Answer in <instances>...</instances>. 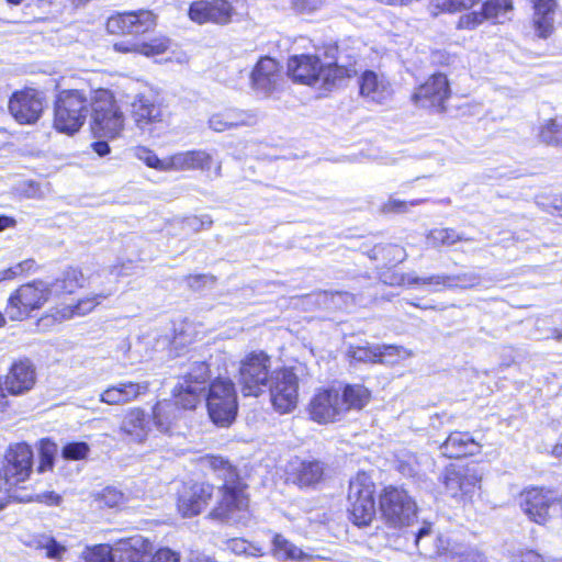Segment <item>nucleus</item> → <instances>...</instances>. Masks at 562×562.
Here are the masks:
<instances>
[{"instance_id": "nucleus-16", "label": "nucleus", "mask_w": 562, "mask_h": 562, "mask_svg": "<svg viewBox=\"0 0 562 562\" xmlns=\"http://www.w3.org/2000/svg\"><path fill=\"white\" fill-rule=\"evenodd\" d=\"M272 375L271 358L266 352L248 353V396H258L266 392Z\"/></svg>"}, {"instance_id": "nucleus-18", "label": "nucleus", "mask_w": 562, "mask_h": 562, "mask_svg": "<svg viewBox=\"0 0 562 562\" xmlns=\"http://www.w3.org/2000/svg\"><path fill=\"white\" fill-rule=\"evenodd\" d=\"M555 502L551 491L532 487L520 495V506L525 514L535 522L543 524L549 517V510Z\"/></svg>"}, {"instance_id": "nucleus-12", "label": "nucleus", "mask_w": 562, "mask_h": 562, "mask_svg": "<svg viewBox=\"0 0 562 562\" xmlns=\"http://www.w3.org/2000/svg\"><path fill=\"white\" fill-rule=\"evenodd\" d=\"M44 98L35 89L15 91L9 100V112L19 124L36 123L44 111Z\"/></svg>"}, {"instance_id": "nucleus-20", "label": "nucleus", "mask_w": 562, "mask_h": 562, "mask_svg": "<svg viewBox=\"0 0 562 562\" xmlns=\"http://www.w3.org/2000/svg\"><path fill=\"white\" fill-rule=\"evenodd\" d=\"M213 494V486L209 483H194L186 488L178 501L179 512L184 517H192L201 513Z\"/></svg>"}, {"instance_id": "nucleus-37", "label": "nucleus", "mask_w": 562, "mask_h": 562, "mask_svg": "<svg viewBox=\"0 0 562 562\" xmlns=\"http://www.w3.org/2000/svg\"><path fill=\"white\" fill-rule=\"evenodd\" d=\"M246 121L243 111L228 110L224 113L214 114L209 120L210 127L215 132H224L244 125Z\"/></svg>"}, {"instance_id": "nucleus-51", "label": "nucleus", "mask_w": 562, "mask_h": 562, "mask_svg": "<svg viewBox=\"0 0 562 562\" xmlns=\"http://www.w3.org/2000/svg\"><path fill=\"white\" fill-rule=\"evenodd\" d=\"M198 333L193 323L183 322L178 328L175 329V346H182L191 344L195 340Z\"/></svg>"}, {"instance_id": "nucleus-22", "label": "nucleus", "mask_w": 562, "mask_h": 562, "mask_svg": "<svg viewBox=\"0 0 562 562\" xmlns=\"http://www.w3.org/2000/svg\"><path fill=\"white\" fill-rule=\"evenodd\" d=\"M360 94L370 102L383 104L392 95V87L389 80L373 70H366L359 80Z\"/></svg>"}, {"instance_id": "nucleus-58", "label": "nucleus", "mask_w": 562, "mask_h": 562, "mask_svg": "<svg viewBox=\"0 0 562 562\" xmlns=\"http://www.w3.org/2000/svg\"><path fill=\"white\" fill-rule=\"evenodd\" d=\"M209 378V368L205 362H195L191 372L183 376V380H191L192 384L204 386Z\"/></svg>"}, {"instance_id": "nucleus-13", "label": "nucleus", "mask_w": 562, "mask_h": 562, "mask_svg": "<svg viewBox=\"0 0 562 562\" xmlns=\"http://www.w3.org/2000/svg\"><path fill=\"white\" fill-rule=\"evenodd\" d=\"M311 418L319 424L333 423L345 414V404L337 389L318 391L310 402Z\"/></svg>"}, {"instance_id": "nucleus-34", "label": "nucleus", "mask_w": 562, "mask_h": 562, "mask_svg": "<svg viewBox=\"0 0 562 562\" xmlns=\"http://www.w3.org/2000/svg\"><path fill=\"white\" fill-rule=\"evenodd\" d=\"M204 386L192 384L191 380H183L175 389L176 406L180 405L184 409H192L201 400Z\"/></svg>"}, {"instance_id": "nucleus-50", "label": "nucleus", "mask_w": 562, "mask_h": 562, "mask_svg": "<svg viewBox=\"0 0 562 562\" xmlns=\"http://www.w3.org/2000/svg\"><path fill=\"white\" fill-rule=\"evenodd\" d=\"M480 276L475 272H464L459 274H449V289L460 288L470 289L480 284Z\"/></svg>"}, {"instance_id": "nucleus-47", "label": "nucleus", "mask_w": 562, "mask_h": 562, "mask_svg": "<svg viewBox=\"0 0 562 562\" xmlns=\"http://www.w3.org/2000/svg\"><path fill=\"white\" fill-rule=\"evenodd\" d=\"M136 156L139 160L144 161V164L150 168L157 169L159 171H168L169 156L165 158H159L153 150L145 147L137 148Z\"/></svg>"}, {"instance_id": "nucleus-3", "label": "nucleus", "mask_w": 562, "mask_h": 562, "mask_svg": "<svg viewBox=\"0 0 562 562\" xmlns=\"http://www.w3.org/2000/svg\"><path fill=\"white\" fill-rule=\"evenodd\" d=\"M88 105L89 101L83 91H61L55 104V128L65 134L78 132L88 115Z\"/></svg>"}, {"instance_id": "nucleus-24", "label": "nucleus", "mask_w": 562, "mask_h": 562, "mask_svg": "<svg viewBox=\"0 0 562 562\" xmlns=\"http://www.w3.org/2000/svg\"><path fill=\"white\" fill-rule=\"evenodd\" d=\"M168 171L210 170L213 156L203 149L179 151L169 156Z\"/></svg>"}, {"instance_id": "nucleus-8", "label": "nucleus", "mask_w": 562, "mask_h": 562, "mask_svg": "<svg viewBox=\"0 0 562 562\" xmlns=\"http://www.w3.org/2000/svg\"><path fill=\"white\" fill-rule=\"evenodd\" d=\"M271 404L279 414L295 409L299 400V376L293 368L274 370L268 389Z\"/></svg>"}, {"instance_id": "nucleus-1", "label": "nucleus", "mask_w": 562, "mask_h": 562, "mask_svg": "<svg viewBox=\"0 0 562 562\" xmlns=\"http://www.w3.org/2000/svg\"><path fill=\"white\" fill-rule=\"evenodd\" d=\"M209 467L223 480L222 498L210 513L212 519L233 525L244 517L245 484L236 469L224 458L211 456L206 458Z\"/></svg>"}, {"instance_id": "nucleus-31", "label": "nucleus", "mask_w": 562, "mask_h": 562, "mask_svg": "<svg viewBox=\"0 0 562 562\" xmlns=\"http://www.w3.org/2000/svg\"><path fill=\"white\" fill-rule=\"evenodd\" d=\"M557 0H533V25L540 37H548L553 32Z\"/></svg>"}, {"instance_id": "nucleus-15", "label": "nucleus", "mask_w": 562, "mask_h": 562, "mask_svg": "<svg viewBox=\"0 0 562 562\" xmlns=\"http://www.w3.org/2000/svg\"><path fill=\"white\" fill-rule=\"evenodd\" d=\"M446 493L454 498H464L474 493L480 479L472 469L457 465L445 468L439 477Z\"/></svg>"}, {"instance_id": "nucleus-28", "label": "nucleus", "mask_w": 562, "mask_h": 562, "mask_svg": "<svg viewBox=\"0 0 562 562\" xmlns=\"http://www.w3.org/2000/svg\"><path fill=\"white\" fill-rule=\"evenodd\" d=\"M337 47H330L326 54L331 60L322 64V75H319V81L325 86H335L338 81L349 78L357 71L350 64L342 63Z\"/></svg>"}, {"instance_id": "nucleus-59", "label": "nucleus", "mask_w": 562, "mask_h": 562, "mask_svg": "<svg viewBox=\"0 0 562 562\" xmlns=\"http://www.w3.org/2000/svg\"><path fill=\"white\" fill-rule=\"evenodd\" d=\"M123 499V494L115 487H105L100 495V502L111 508L122 504Z\"/></svg>"}, {"instance_id": "nucleus-39", "label": "nucleus", "mask_w": 562, "mask_h": 562, "mask_svg": "<svg viewBox=\"0 0 562 562\" xmlns=\"http://www.w3.org/2000/svg\"><path fill=\"white\" fill-rule=\"evenodd\" d=\"M449 274H432L428 277H417L409 273L407 278V285L428 290L430 292H438L443 289H449Z\"/></svg>"}, {"instance_id": "nucleus-42", "label": "nucleus", "mask_w": 562, "mask_h": 562, "mask_svg": "<svg viewBox=\"0 0 562 562\" xmlns=\"http://www.w3.org/2000/svg\"><path fill=\"white\" fill-rule=\"evenodd\" d=\"M482 10L488 21L503 23L508 12L513 10L512 0H487L482 5Z\"/></svg>"}, {"instance_id": "nucleus-40", "label": "nucleus", "mask_w": 562, "mask_h": 562, "mask_svg": "<svg viewBox=\"0 0 562 562\" xmlns=\"http://www.w3.org/2000/svg\"><path fill=\"white\" fill-rule=\"evenodd\" d=\"M538 138L548 145H562V116L543 122L539 126Z\"/></svg>"}, {"instance_id": "nucleus-57", "label": "nucleus", "mask_w": 562, "mask_h": 562, "mask_svg": "<svg viewBox=\"0 0 562 562\" xmlns=\"http://www.w3.org/2000/svg\"><path fill=\"white\" fill-rule=\"evenodd\" d=\"M35 266V261L32 259L24 260L4 270H0V282L4 280L14 279L18 276L31 271Z\"/></svg>"}, {"instance_id": "nucleus-55", "label": "nucleus", "mask_w": 562, "mask_h": 562, "mask_svg": "<svg viewBox=\"0 0 562 562\" xmlns=\"http://www.w3.org/2000/svg\"><path fill=\"white\" fill-rule=\"evenodd\" d=\"M484 21H488L483 10L481 11H472L465 14H462L458 21V27L462 30H474L479 25H481Z\"/></svg>"}, {"instance_id": "nucleus-19", "label": "nucleus", "mask_w": 562, "mask_h": 562, "mask_svg": "<svg viewBox=\"0 0 562 562\" xmlns=\"http://www.w3.org/2000/svg\"><path fill=\"white\" fill-rule=\"evenodd\" d=\"M189 16L193 22L225 24L232 16V5L226 0H200L190 5Z\"/></svg>"}, {"instance_id": "nucleus-14", "label": "nucleus", "mask_w": 562, "mask_h": 562, "mask_svg": "<svg viewBox=\"0 0 562 562\" xmlns=\"http://www.w3.org/2000/svg\"><path fill=\"white\" fill-rule=\"evenodd\" d=\"M156 25V16L147 10L117 13L109 18L106 29L112 34H144Z\"/></svg>"}, {"instance_id": "nucleus-43", "label": "nucleus", "mask_w": 562, "mask_h": 562, "mask_svg": "<svg viewBox=\"0 0 562 562\" xmlns=\"http://www.w3.org/2000/svg\"><path fill=\"white\" fill-rule=\"evenodd\" d=\"M318 299L323 304H325L328 308H339V310H347L350 306L355 305L356 297L353 294L349 292H328L323 291L318 294Z\"/></svg>"}, {"instance_id": "nucleus-41", "label": "nucleus", "mask_w": 562, "mask_h": 562, "mask_svg": "<svg viewBox=\"0 0 562 562\" xmlns=\"http://www.w3.org/2000/svg\"><path fill=\"white\" fill-rule=\"evenodd\" d=\"M372 259H382L386 265H396L402 262L405 257V249L398 245H379L371 252Z\"/></svg>"}, {"instance_id": "nucleus-32", "label": "nucleus", "mask_w": 562, "mask_h": 562, "mask_svg": "<svg viewBox=\"0 0 562 562\" xmlns=\"http://www.w3.org/2000/svg\"><path fill=\"white\" fill-rule=\"evenodd\" d=\"M431 537V525L425 524L415 536V543L420 554L432 558L435 555L443 557V561L446 562L447 555L451 553L452 550H449V541L443 537H437L435 540V546L431 547L428 539Z\"/></svg>"}, {"instance_id": "nucleus-5", "label": "nucleus", "mask_w": 562, "mask_h": 562, "mask_svg": "<svg viewBox=\"0 0 562 562\" xmlns=\"http://www.w3.org/2000/svg\"><path fill=\"white\" fill-rule=\"evenodd\" d=\"M93 131L100 136L117 137L124 127V115L109 90L94 92L91 102Z\"/></svg>"}, {"instance_id": "nucleus-27", "label": "nucleus", "mask_w": 562, "mask_h": 562, "mask_svg": "<svg viewBox=\"0 0 562 562\" xmlns=\"http://www.w3.org/2000/svg\"><path fill=\"white\" fill-rule=\"evenodd\" d=\"M289 475L300 486H312L324 475V464L317 460L295 459L290 463Z\"/></svg>"}, {"instance_id": "nucleus-64", "label": "nucleus", "mask_w": 562, "mask_h": 562, "mask_svg": "<svg viewBox=\"0 0 562 562\" xmlns=\"http://www.w3.org/2000/svg\"><path fill=\"white\" fill-rule=\"evenodd\" d=\"M179 554L168 548L159 549L151 558L150 562H179Z\"/></svg>"}, {"instance_id": "nucleus-25", "label": "nucleus", "mask_w": 562, "mask_h": 562, "mask_svg": "<svg viewBox=\"0 0 562 562\" xmlns=\"http://www.w3.org/2000/svg\"><path fill=\"white\" fill-rule=\"evenodd\" d=\"M131 114L136 126L143 131L149 130L154 123L162 121V111L159 104L145 94H136L131 102Z\"/></svg>"}, {"instance_id": "nucleus-17", "label": "nucleus", "mask_w": 562, "mask_h": 562, "mask_svg": "<svg viewBox=\"0 0 562 562\" xmlns=\"http://www.w3.org/2000/svg\"><path fill=\"white\" fill-rule=\"evenodd\" d=\"M3 380L5 391L14 396L22 395L33 389L36 382V372L29 359L14 362Z\"/></svg>"}, {"instance_id": "nucleus-21", "label": "nucleus", "mask_w": 562, "mask_h": 562, "mask_svg": "<svg viewBox=\"0 0 562 562\" xmlns=\"http://www.w3.org/2000/svg\"><path fill=\"white\" fill-rule=\"evenodd\" d=\"M322 61L316 55H300L289 59L288 71L294 81L314 85L322 75Z\"/></svg>"}, {"instance_id": "nucleus-61", "label": "nucleus", "mask_w": 562, "mask_h": 562, "mask_svg": "<svg viewBox=\"0 0 562 562\" xmlns=\"http://www.w3.org/2000/svg\"><path fill=\"white\" fill-rule=\"evenodd\" d=\"M211 223L212 221L207 216L203 218L190 216L180 222L182 228L187 232H199L200 229H203L205 225L210 226Z\"/></svg>"}, {"instance_id": "nucleus-29", "label": "nucleus", "mask_w": 562, "mask_h": 562, "mask_svg": "<svg viewBox=\"0 0 562 562\" xmlns=\"http://www.w3.org/2000/svg\"><path fill=\"white\" fill-rule=\"evenodd\" d=\"M442 456L447 458H461L473 456L480 450V445L470 432L453 431L440 446Z\"/></svg>"}, {"instance_id": "nucleus-62", "label": "nucleus", "mask_w": 562, "mask_h": 562, "mask_svg": "<svg viewBox=\"0 0 562 562\" xmlns=\"http://www.w3.org/2000/svg\"><path fill=\"white\" fill-rule=\"evenodd\" d=\"M479 0H437V7L449 12L472 7Z\"/></svg>"}, {"instance_id": "nucleus-46", "label": "nucleus", "mask_w": 562, "mask_h": 562, "mask_svg": "<svg viewBox=\"0 0 562 562\" xmlns=\"http://www.w3.org/2000/svg\"><path fill=\"white\" fill-rule=\"evenodd\" d=\"M427 240L430 245L437 247L451 246L459 240H470V238H464L452 228H435L428 233Z\"/></svg>"}, {"instance_id": "nucleus-6", "label": "nucleus", "mask_w": 562, "mask_h": 562, "mask_svg": "<svg viewBox=\"0 0 562 562\" xmlns=\"http://www.w3.org/2000/svg\"><path fill=\"white\" fill-rule=\"evenodd\" d=\"M52 297L48 282L37 280L21 285L10 295L7 312L11 319H23Z\"/></svg>"}, {"instance_id": "nucleus-36", "label": "nucleus", "mask_w": 562, "mask_h": 562, "mask_svg": "<svg viewBox=\"0 0 562 562\" xmlns=\"http://www.w3.org/2000/svg\"><path fill=\"white\" fill-rule=\"evenodd\" d=\"M345 404V413L349 409H361L370 401V391L360 384L347 385L340 393Z\"/></svg>"}, {"instance_id": "nucleus-33", "label": "nucleus", "mask_w": 562, "mask_h": 562, "mask_svg": "<svg viewBox=\"0 0 562 562\" xmlns=\"http://www.w3.org/2000/svg\"><path fill=\"white\" fill-rule=\"evenodd\" d=\"M170 45V41L167 37L159 36L151 38L149 42L142 43H125L120 42L114 44V49L121 53H138L147 57L164 54Z\"/></svg>"}, {"instance_id": "nucleus-53", "label": "nucleus", "mask_w": 562, "mask_h": 562, "mask_svg": "<svg viewBox=\"0 0 562 562\" xmlns=\"http://www.w3.org/2000/svg\"><path fill=\"white\" fill-rule=\"evenodd\" d=\"M86 562H113L111 548L106 544H99L85 552Z\"/></svg>"}, {"instance_id": "nucleus-49", "label": "nucleus", "mask_w": 562, "mask_h": 562, "mask_svg": "<svg viewBox=\"0 0 562 562\" xmlns=\"http://www.w3.org/2000/svg\"><path fill=\"white\" fill-rule=\"evenodd\" d=\"M37 548L45 550V554L49 559L60 560L66 552V548L58 543L54 538L42 536L37 540Z\"/></svg>"}, {"instance_id": "nucleus-23", "label": "nucleus", "mask_w": 562, "mask_h": 562, "mask_svg": "<svg viewBox=\"0 0 562 562\" xmlns=\"http://www.w3.org/2000/svg\"><path fill=\"white\" fill-rule=\"evenodd\" d=\"M150 431V420L146 413L138 407L125 412L120 425V432L130 441L142 443Z\"/></svg>"}, {"instance_id": "nucleus-26", "label": "nucleus", "mask_w": 562, "mask_h": 562, "mask_svg": "<svg viewBox=\"0 0 562 562\" xmlns=\"http://www.w3.org/2000/svg\"><path fill=\"white\" fill-rule=\"evenodd\" d=\"M279 78L280 69L278 63L273 58L262 57L251 72L252 88L267 95L274 90Z\"/></svg>"}, {"instance_id": "nucleus-35", "label": "nucleus", "mask_w": 562, "mask_h": 562, "mask_svg": "<svg viewBox=\"0 0 562 562\" xmlns=\"http://www.w3.org/2000/svg\"><path fill=\"white\" fill-rule=\"evenodd\" d=\"M274 555L281 560H292L297 562L312 561L313 557L305 553L302 549L290 542L281 535H276L273 538Z\"/></svg>"}, {"instance_id": "nucleus-4", "label": "nucleus", "mask_w": 562, "mask_h": 562, "mask_svg": "<svg viewBox=\"0 0 562 562\" xmlns=\"http://www.w3.org/2000/svg\"><path fill=\"white\" fill-rule=\"evenodd\" d=\"M347 499L353 524L369 525L375 516V499L374 483L367 473L360 472L350 480Z\"/></svg>"}, {"instance_id": "nucleus-54", "label": "nucleus", "mask_w": 562, "mask_h": 562, "mask_svg": "<svg viewBox=\"0 0 562 562\" xmlns=\"http://www.w3.org/2000/svg\"><path fill=\"white\" fill-rule=\"evenodd\" d=\"M381 353V359H383L382 363L385 362H393L392 360H389L387 358L395 357L397 359H406L413 356V352L411 350H407L406 348L402 346H394V345H383V346H376Z\"/></svg>"}, {"instance_id": "nucleus-44", "label": "nucleus", "mask_w": 562, "mask_h": 562, "mask_svg": "<svg viewBox=\"0 0 562 562\" xmlns=\"http://www.w3.org/2000/svg\"><path fill=\"white\" fill-rule=\"evenodd\" d=\"M347 357L351 362L378 363L383 362L376 346H349Z\"/></svg>"}, {"instance_id": "nucleus-30", "label": "nucleus", "mask_w": 562, "mask_h": 562, "mask_svg": "<svg viewBox=\"0 0 562 562\" xmlns=\"http://www.w3.org/2000/svg\"><path fill=\"white\" fill-rule=\"evenodd\" d=\"M88 281L89 277L86 278L81 270L69 267L60 277L48 283L52 297L59 299L66 294H71L77 289L85 286Z\"/></svg>"}, {"instance_id": "nucleus-9", "label": "nucleus", "mask_w": 562, "mask_h": 562, "mask_svg": "<svg viewBox=\"0 0 562 562\" xmlns=\"http://www.w3.org/2000/svg\"><path fill=\"white\" fill-rule=\"evenodd\" d=\"M380 508L385 521L392 527L408 526L415 519L416 504L406 491L393 486L384 490Z\"/></svg>"}, {"instance_id": "nucleus-52", "label": "nucleus", "mask_w": 562, "mask_h": 562, "mask_svg": "<svg viewBox=\"0 0 562 562\" xmlns=\"http://www.w3.org/2000/svg\"><path fill=\"white\" fill-rule=\"evenodd\" d=\"M56 452V445L49 440H42L40 449V464L38 471L45 472L50 470L54 464V456Z\"/></svg>"}, {"instance_id": "nucleus-10", "label": "nucleus", "mask_w": 562, "mask_h": 562, "mask_svg": "<svg viewBox=\"0 0 562 562\" xmlns=\"http://www.w3.org/2000/svg\"><path fill=\"white\" fill-rule=\"evenodd\" d=\"M5 460L3 475H0V491L15 486L30 476L33 464V451L24 442L16 443L10 447Z\"/></svg>"}, {"instance_id": "nucleus-7", "label": "nucleus", "mask_w": 562, "mask_h": 562, "mask_svg": "<svg viewBox=\"0 0 562 562\" xmlns=\"http://www.w3.org/2000/svg\"><path fill=\"white\" fill-rule=\"evenodd\" d=\"M206 405L209 415L216 425H229L237 413L234 384L228 380H215L210 385Z\"/></svg>"}, {"instance_id": "nucleus-48", "label": "nucleus", "mask_w": 562, "mask_h": 562, "mask_svg": "<svg viewBox=\"0 0 562 562\" xmlns=\"http://www.w3.org/2000/svg\"><path fill=\"white\" fill-rule=\"evenodd\" d=\"M446 562H487L486 558L474 549H453Z\"/></svg>"}, {"instance_id": "nucleus-11", "label": "nucleus", "mask_w": 562, "mask_h": 562, "mask_svg": "<svg viewBox=\"0 0 562 562\" xmlns=\"http://www.w3.org/2000/svg\"><path fill=\"white\" fill-rule=\"evenodd\" d=\"M450 93L447 76L439 72L430 76L415 90L412 101L419 108L443 112L446 110L445 103L449 99Z\"/></svg>"}, {"instance_id": "nucleus-45", "label": "nucleus", "mask_w": 562, "mask_h": 562, "mask_svg": "<svg viewBox=\"0 0 562 562\" xmlns=\"http://www.w3.org/2000/svg\"><path fill=\"white\" fill-rule=\"evenodd\" d=\"M115 386L119 391L123 404H127L130 402L135 401L139 395L146 394L149 389V383L147 381H124L115 384Z\"/></svg>"}, {"instance_id": "nucleus-60", "label": "nucleus", "mask_w": 562, "mask_h": 562, "mask_svg": "<svg viewBox=\"0 0 562 562\" xmlns=\"http://www.w3.org/2000/svg\"><path fill=\"white\" fill-rule=\"evenodd\" d=\"M398 471L406 476L415 477L419 475L420 465L416 456H409L406 460L398 462Z\"/></svg>"}, {"instance_id": "nucleus-2", "label": "nucleus", "mask_w": 562, "mask_h": 562, "mask_svg": "<svg viewBox=\"0 0 562 562\" xmlns=\"http://www.w3.org/2000/svg\"><path fill=\"white\" fill-rule=\"evenodd\" d=\"M132 262L114 266L111 269H103L89 277L88 285L98 289L97 293L80 299L76 304L56 308L54 317L68 319L76 316H83L94 310L104 299L116 291V282L120 277L131 274Z\"/></svg>"}, {"instance_id": "nucleus-38", "label": "nucleus", "mask_w": 562, "mask_h": 562, "mask_svg": "<svg viewBox=\"0 0 562 562\" xmlns=\"http://www.w3.org/2000/svg\"><path fill=\"white\" fill-rule=\"evenodd\" d=\"M177 406L170 401L158 402L153 409V418L158 430L167 432L177 417Z\"/></svg>"}, {"instance_id": "nucleus-63", "label": "nucleus", "mask_w": 562, "mask_h": 562, "mask_svg": "<svg viewBox=\"0 0 562 562\" xmlns=\"http://www.w3.org/2000/svg\"><path fill=\"white\" fill-rule=\"evenodd\" d=\"M19 191L23 196L27 199H38L43 195L40 184L32 180L21 182L19 186Z\"/></svg>"}, {"instance_id": "nucleus-56", "label": "nucleus", "mask_w": 562, "mask_h": 562, "mask_svg": "<svg viewBox=\"0 0 562 562\" xmlns=\"http://www.w3.org/2000/svg\"><path fill=\"white\" fill-rule=\"evenodd\" d=\"M90 451L86 442H69L63 448V457L68 460L85 459Z\"/></svg>"}]
</instances>
